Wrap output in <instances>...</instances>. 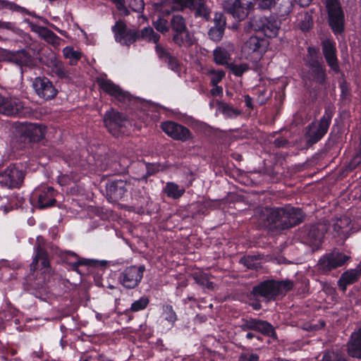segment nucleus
<instances>
[{
	"mask_svg": "<svg viewBox=\"0 0 361 361\" xmlns=\"http://www.w3.org/2000/svg\"><path fill=\"white\" fill-rule=\"evenodd\" d=\"M303 214L299 208L286 207L268 211V221L283 228L292 227L302 221Z\"/></svg>",
	"mask_w": 361,
	"mask_h": 361,
	"instance_id": "nucleus-1",
	"label": "nucleus"
},
{
	"mask_svg": "<svg viewBox=\"0 0 361 361\" xmlns=\"http://www.w3.org/2000/svg\"><path fill=\"white\" fill-rule=\"evenodd\" d=\"M206 74L210 78V82L212 86H215L220 82L225 76V72L220 69L209 68Z\"/></svg>",
	"mask_w": 361,
	"mask_h": 361,
	"instance_id": "nucleus-36",
	"label": "nucleus"
},
{
	"mask_svg": "<svg viewBox=\"0 0 361 361\" xmlns=\"http://www.w3.org/2000/svg\"><path fill=\"white\" fill-rule=\"evenodd\" d=\"M140 37L146 41L154 43H157L159 39V35L155 33L153 29L150 27H147L142 30Z\"/></svg>",
	"mask_w": 361,
	"mask_h": 361,
	"instance_id": "nucleus-39",
	"label": "nucleus"
},
{
	"mask_svg": "<svg viewBox=\"0 0 361 361\" xmlns=\"http://www.w3.org/2000/svg\"><path fill=\"white\" fill-rule=\"evenodd\" d=\"M245 102L247 107L251 108L252 107V99L249 95H245Z\"/></svg>",
	"mask_w": 361,
	"mask_h": 361,
	"instance_id": "nucleus-64",
	"label": "nucleus"
},
{
	"mask_svg": "<svg viewBox=\"0 0 361 361\" xmlns=\"http://www.w3.org/2000/svg\"><path fill=\"white\" fill-rule=\"evenodd\" d=\"M0 202H2L0 207V210H2L4 214L11 209V207L6 205L8 202V198L6 197H0Z\"/></svg>",
	"mask_w": 361,
	"mask_h": 361,
	"instance_id": "nucleus-56",
	"label": "nucleus"
},
{
	"mask_svg": "<svg viewBox=\"0 0 361 361\" xmlns=\"http://www.w3.org/2000/svg\"><path fill=\"white\" fill-rule=\"evenodd\" d=\"M250 23L254 30L262 32L269 38L276 37L280 29V23L274 18L255 17Z\"/></svg>",
	"mask_w": 361,
	"mask_h": 361,
	"instance_id": "nucleus-9",
	"label": "nucleus"
},
{
	"mask_svg": "<svg viewBox=\"0 0 361 361\" xmlns=\"http://www.w3.org/2000/svg\"><path fill=\"white\" fill-rule=\"evenodd\" d=\"M130 188V183L123 180H114L106 185L108 193L115 200L122 198Z\"/></svg>",
	"mask_w": 361,
	"mask_h": 361,
	"instance_id": "nucleus-21",
	"label": "nucleus"
},
{
	"mask_svg": "<svg viewBox=\"0 0 361 361\" xmlns=\"http://www.w3.org/2000/svg\"><path fill=\"white\" fill-rule=\"evenodd\" d=\"M257 319H245L243 321V323L241 324V328L243 330H255L256 329V324H257Z\"/></svg>",
	"mask_w": 361,
	"mask_h": 361,
	"instance_id": "nucleus-51",
	"label": "nucleus"
},
{
	"mask_svg": "<svg viewBox=\"0 0 361 361\" xmlns=\"http://www.w3.org/2000/svg\"><path fill=\"white\" fill-rule=\"evenodd\" d=\"M29 26L32 31L37 33L42 38L44 39L48 43L51 44L54 46H57L60 43V38L56 36L53 32L49 30L34 24L32 23H29Z\"/></svg>",
	"mask_w": 361,
	"mask_h": 361,
	"instance_id": "nucleus-23",
	"label": "nucleus"
},
{
	"mask_svg": "<svg viewBox=\"0 0 361 361\" xmlns=\"http://www.w3.org/2000/svg\"><path fill=\"white\" fill-rule=\"evenodd\" d=\"M361 274V268L357 267L344 272L338 281V286L344 291L346 286L356 281Z\"/></svg>",
	"mask_w": 361,
	"mask_h": 361,
	"instance_id": "nucleus-30",
	"label": "nucleus"
},
{
	"mask_svg": "<svg viewBox=\"0 0 361 361\" xmlns=\"http://www.w3.org/2000/svg\"><path fill=\"white\" fill-rule=\"evenodd\" d=\"M146 169L147 175L152 176L161 169V166L157 164H147Z\"/></svg>",
	"mask_w": 361,
	"mask_h": 361,
	"instance_id": "nucleus-55",
	"label": "nucleus"
},
{
	"mask_svg": "<svg viewBox=\"0 0 361 361\" xmlns=\"http://www.w3.org/2000/svg\"><path fill=\"white\" fill-rule=\"evenodd\" d=\"M39 245L35 248V256L30 264V271H33L36 269V267L39 261L41 263V274L43 275V279L45 281L47 276L49 275V259L47 252L41 247L40 243L42 238L40 236L37 238Z\"/></svg>",
	"mask_w": 361,
	"mask_h": 361,
	"instance_id": "nucleus-14",
	"label": "nucleus"
},
{
	"mask_svg": "<svg viewBox=\"0 0 361 361\" xmlns=\"http://www.w3.org/2000/svg\"><path fill=\"white\" fill-rule=\"evenodd\" d=\"M256 326L255 331L267 335H271L273 333L272 326L267 322L257 319Z\"/></svg>",
	"mask_w": 361,
	"mask_h": 361,
	"instance_id": "nucleus-44",
	"label": "nucleus"
},
{
	"mask_svg": "<svg viewBox=\"0 0 361 361\" xmlns=\"http://www.w3.org/2000/svg\"><path fill=\"white\" fill-rule=\"evenodd\" d=\"M309 74V79L317 83H323L325 80V70L319 61H313L310 64Z\"/></svg>",
	"mask_w": 361,
	"mask_h": 361,
	"instance_id": "nucleus-31",
	"label": "nucleus"
},
{
	"mask_svg": "<svg viewBox=\"0 0 361 361\" xmlns=\"http://www.w3.org/2000/svg\"><path fill=\"white\" fill-rule=\"evenodd\" d=\"M350 219L348 216H342L334 222L332 227L335 235L341 236L342 238H347L350 231Z\"/></svg>",
	"mask_w": 361,
	"mask_h": 361,
	"instance_id": "nucleus-24",
	"label": "nucleus"
},
{
	"mask_svg": "<svg viewBox=\"0 0 361 361\" xmlns=\"http://www.w3.org/2000/svg\"><path fill=\"white\" fill-rule=\"evenodd\" d=\"M329 15V25L333 32L340 34L343 30L344 13L338 0H323Z\"/></svg>",
	"mask_w": 361,
	"mask_h": 361,
	"instance_id": "nucleus-6",
	"label": "nucleus"
},
{
	"mask_svg": "<svg viewBox=\"0 0 361 361\" xmlns=\"http://www.w3.org/2000/svg\"><path fill=\"white\" fill-rule=\"evenodd\" d=\"M298 1L300 6L305 7L309 6L312 0H298Z\"/></svg>",
	"mask_w": 361,
	"mask_h": 361,
	"instance_id": "nucleus-63",
	"label": "nucleus"
},
{
	"mask_svg": "<svg viewBox=\"0 0 361 361\" xmlns=\"http://www.w3.org/2000/svg\"><path fill=\"white\" fill-rule=\"evenodd\" d=\"M268 46L269 42L267 39L252 36L242 47V54L245 59L257 62L262 59Z\"/></svg>",
	"mask_w": 361,
	"mask_h": 361,
	"instance_id": "nucleus-4",
	"label": "nucleus"
},
{
	"mask_svg": "<svg viewBox=\"0 0 361 361\" xmlns=\"http://www.w3.org/2000/svg\"><path fill=\"white\" fill-rule=\"evenodd\" d=\"M274 0H258L259 6L262 9L269 8L274 3Z\"/></svg>",
	"mask_w": 361,
	"mask_h": 361,
	"instance_id": "nucleus-58",
	"label": "nucleus"
},
{
	"mask_svg": "<svg viewBox=\"0 0 361 361\" xmlns=\"http://www.w3.org/2000/svg\"><path fill=\"white\" fill-rule=\"evenodd\" d=\"M201 4V0H173V8L176 10H181L184 8H195Z\"/></svg>",
	"mask_w": 361,
	"mask_h": 361,
	"instance_id": "nucleus-34",
	"label": "nucleus"
},
{
	"mask_svg": "<svg viewBox=\"0 0 361 361\" xmlns=\"http://www.w3.org/2000/svg\"><path fill=\"white\" fill-rule=\"evenodd\" d=\"M162 130L174 140L185 141L191 137L190 130L173 121H166L161 123Z\"/></svg>",
	"mask_w": 361,
	"mask_h": 361,
	"instance_id": "nucleus-15",
	"label": "nucleus"
},
{
	"mask_svg": "<svg viewBox=\"0 0 361 361\" xmlns=\"http://www.w3.org/2000/svg\"><path fill=\"white\" fill-rule=\"evenodd\" d=\"M323 53L331 68L338 72L339 70L336 55V44L330 39H326L322 42Z\"/></svg>",
	"mask_w": 361,
	"mask_h": 361,
	"instance_id": "nucleus-20",
	"label": "nucleus"
},
{
	"mask_svg": "<svg viewBox=\"0 0 361 361\" xmlns=\"http://www.w3.org/2000/svg\"><path fill=\"white\" fill-rule=\"evenodd\" d=\"M14 51L0 48V61L13 63Z\"/></svg>",
	"mask_w": 361,
	"mask_h": 361,
	"instance_id": "nucleus-49",
	"label": "nucleus"
},
{
	"mask_svg": "<svg viewBox=\"0 0 361 361\" xmlns=\"http://www.w3.org/2000/svg\"><path fill=\"white\" fill-rule=\"evenodd\" d=\"M32 86L37 94L46 100L51 99L56 95L57 91L55 87L47 78H36L32 83Z\"/></svg>",
	"mask_w": 361,
	"mask_h": 361,
	"instance_id": "nucleus-16",
	"label": "nucleus"
},
{
	"mask_svg": "<svg viewBox=\"0 0 361 361\" xmlns=\"http://www.w3.org/2000/svg\"><path fill=\"white\" fill-rule=\"evenodd\" d=\"M297 20L299 22V25L302 30H308L312 25V16L307 12L300 13Z\"/></svg>",
	"mask_w": 361,
	"mask_h": 361,
	"instance_id": "nucleus-40",
	"label": "nucleus"
},
{
	"mask_svg": "<svg viewBox=\"0 0 361 361\" xmlns=\"http://www.w3.org/2000/svg\"><path fill=\"white\" fill-rule=\"evenodd\" d=\"M115 39L122 45H129L133 43L136 38V33L131 30H128L126 25L121 20H118L112 27Z\"/></svg>",
	"mask_w": 361,
	"mask_h": 361,
	"instance_id": "nucleus-17",
	"label": "nucleus"
},
{
	"mask_svg": "<svg viewBox=\"0 0 361 361\" xmlns=\"http://www.w3.org/2000/svg\"><path fill=\"white\" fill-rule=\"evenodd\" d=\"M47 66L54 74L59 78H64L68 76V73L62 62L58 60L54 54L50 56Z\"/></svg>",
	"mask_w": 361,
	"mask_h": 361,
	"instance_id": "nucleus-29",
	"label": "nucleus"
},
{
	"mask_svg": "<svg viewBox=\"0 0 361 361\" xmlns=\"http://www.w3.org/2000/svg\"><path fill=\"white\" fill-rule=\"evenodd\" d=\"M171 25L173 31L175 32L173 40L176 44L180 46H190L195 43V37L187 30L185 20L181 16H173Z\"/></svg>",
	"mask_w": 361,
	"mask_h": 361,
	"instance_id": "nucleus-5",
	"label": "nucleus"
},
{
	"mask_svg": "<svg viewBox=\"0 0 361 361\" xmlns=\"http://www.w3.org/2000/svg\"><path fill=\"white\" fill-rule=\"evenodd\" d=\"M162 316L164 319L169 322L171 326H173L177 320V316L172 306L165 305L163 307Z\"/></svg>",
	"mask_w": 361,
	"mask_h": 361,
	"instance_id": "nucleus-41",
	"label": "nucleus"
},
{
	"mask_svg": "<svg viewBox=\"0 0 361 361\" xmlns=\"http://www.w3.org/2000/svg\"><path fill=\"white\" fill-rule=\"evenodd\" d=\"M153 24L155 28L161 32H165L169 29L167 20L159 16L156 20H154Z\"/></svg>",
	"mask_w": 361,
	"mask_h": 361,
	"instance_id": "nucleus-47",
	"label": "nucleus"
},
{
	"mask_svg": "<svg viewBox=\"0 0 361 361\" xmlns=\"http://www.w3.org/2000/svg\"><path fill=\"white\" fill-rule=\"evenodd\" d=\"M63 54L64 57L69 60V63L71 65L76 64L81 57L80 52L74 50L71 47H66L63 49Z\"/></svg>",
	"mask_w": 361,
	"mask_h": 361,
	"instance_id": "nucleus-37",
	"label": "nucleus"
},
{
	"mask_svg": "<svg viewBox=\"0 0 361 361\" xmlns=\"http://www.w3.org/2000/svg\"><path fill=\"white\" fill-rule=\"evenodd\" d=\"M214 21V25L225 27L226 20L222 13H215Z\"/></svg>",
	"mask_w": 361,
	"mask_h": 361,
	"instance_id": "nucleus-54",
	"label": "nucleus"
},
{
	"mask_svg": "<svg viewBox=\"0 0 361 361\" xmlns=\"http://www.w3.org/2000/svg\"><path fill=\"white\" fill-rule=\"evenodd\" d=\"M4 8H12V4L7 1L0 0V9Z\"/></svg>",
	"mask_w": 361,
	"mask_h": 361,
	"instance_id": "nucleus-61",
	"label": "nucleus"
},
{
	"mask_svg": "<svg viewBox=\"0 0 361 361\" xmlns=\"http://www.w3.org/2000/svg\"><path fill=\"white\" fill-rule=\"evenodd\" d=\"M7 312L10 314L9 315H8V314L6 315V317H8V319H9L11 317H17L18 316V311L16 310L13 307H8Z\"/></svg>",
	"mask_w": 361,
	"mask_h": 361,
	"instance_id": "nucleus-60",
	"label": "nucleus"
},
{
	"mask_svg": "<svg viewBox=\"0 0 361 361\" xmlns=\"http://www.w3.org/2000/svg\"><path fill=\"white\" fill-rule=\"evenodd\" d=\"M166 61H168L169 66L171 70L174 71H178V63L176 59L170 56V58Z\"/></svg>",
	"mask_w": 361,
	"mask_h": 361,
	"instance_id": "nucleus-57",
	"label": "nucleus"
},
{
	"mask_svg": "<svg viewBox=\"0 0 361 361\" xmlns=\"http://www.w3.org/2000/svg\"><path fill=\"white\" fill-rule=\"evenodd\" d=\"M211 94L214 96H221L223 94V88L221 86L215 85L211 90Z\"/></svg>",
	"mask_w": 361,
	"mask_h": 361,
	"instance_id": "nucleus-59",
	"label": "nucleus"
},
{
	"mask_svg": "<svg viewBox=\"0 0 361 361\" xmlns=\"http://www.w3.org/2000/svg\"><path fill=\"white\" fill-rule=\"evenodd\" d=\"M196 14L199 16L203 17L205 19H208L209 17V9L204 5L200 4L196 8Z\"/></svg>",
	"mask_w": 361,
	"mask_h": 361,
	"instance_id": "nucleus-52",
	"label": "nucleus"
},
{
	"mask_svg": "<svg viewBox=\"0 0 361 361\" xmlns=\"http://www.w3.org/2000/svg\"><path fill=\"white\" fill-rule=\"evenodd\" d=\"M14 54L13 63L20 67L32 65V58L25 49L15 51Z\"/></svg>",
	"mask_w": 361,
	"mask_h": 361,
	"instance_id": "nucleus-33",
	"label": "nucleus"
},
{
	"mask_svg": "<svg viewBox=\"0 0 361 361\" xmlns=\"http://www.w3.org/2000/svg\"><path fill=\"white\" fill-rule=\"evenodd\" d=\"M348 257L343 253L334 252L325 255L319 262V269L324 271H329L333 269L342 266Z\"/></svg>",
	"mask_w": 361,
	"mask_h": 361,
	"instance_id": "nucleus-19",
	"label": "nucleus"
},
{
	"mask_svg": "<svg viewBox=\"0 0 361 361\" xmlns=\"http://www.w3.org/2000/svg\"><path fill=\"white\" fill-rule=\"evenodd\" d=\"M145 267L143 266H131L124 269L120 274V283L127 288H133L140 282Z\"/></svg>",
	"mask_w": 361,
	"mask_h": 361,
	"instance_id": "nucleus-12",
	"label": "nucleus"
},
{
	"mask_svg": "<svg viewBox=\"0 0 361 361\" xmlns=\"http://www.w3.org/2000/svg\"><path fill=\"white\" fill-rule=\"evenodd\" d=\"M97 82L104 92L112 97L115 100L124 104H137L140 99L134 98L128 92L123 90L119 85L108 79L106 75L97 78Z\"/></svg>",
	"mask_w": 361,
	"mask_h": 361,
	"instance_id": "nucleus-2",
	"label": "nucleus"
},
{
	"mask_svg": "<svg viewBox=\"0 0 361 361\" xmlns=\"http://www.w3.org/2000/svg\"><path fill=\"white\" fill-rule=\"evenodd\" d=\"M56 192L53 188L40 186L36 188L32 194L31 200L36 201V205L39 209L52 206L55 202Z\"/></svg>",
	"mask_w": 361,
	"mask_h": 361,
	"instance_id": "nucleus-13",
	"label": "nucleus"
},
{
	"mask_svg": "<svg viewBox=\"0 0 361 361\" xmlns=\"http://www.w3.org/2000/svg\"><path fill=\"white\" fill-rule=\"evenodd\" d=\"M293 287V283L286 281H265L261 283L253 288L254 294L256 296H262L267 299L283 295L290 290Z\"/></svg>",
	"mask_w": 361,
	"mask_h": 361,
	"instance_id": "nucleus-3",
	"label": "nucleus"
},
{
	"mask_svg": "<svg viewBox=\"0 0 361 361\" xmlns=\"http://www.w3.org/2000/svg\"><path fill=\"white\" fill-rule=\"evenodd\" d=\"M164 192L170 198L178 199L184 194L185 188L173 182H168L164 188Z\"/></svg>",
	"mask_w": 361,
	"mask_h": 361,
	"instance_id": "nucleus-32",
	"label": "nucleus"
},
{
	"mask_svg": "<svg viewBox=\"0 0 361 361\" xmlns=\"http://www.w3.org/2000/svg\"><path fill=\"white\" fill-rule=\"evenodd\" d=\"M252 7V3L247 0H228L224 3V10L238 20L245 19Z\"/></svg>",
	"mask_w": 361,
	"mask_h": 361,
	"instance_id": "nucleus-11",
	"label": "nucleus"
},
{
	"mask_svg": "<svg viewBox=\"0 0 361 361\" xmlns=\"http://www.w3.org/2000/svg\"><path fill=\"white\" fill-rule=\"evenodd\" d=\"M230 55L227 51L219 47L214 51V59L216 63L219 65L227 64Z\"/></svg>",
	"mask_w": 361,
	"mask_h": 361,
	"instance_id": "nucleus-38",
	"label": "nucleus"
},
{
	"mask_svg": "<svg viewBox=\"0 0 361 361\" xmlns=\"http://www.w3.org/2000/svg\"><path fill=\"white\" fill-rule=\"evenodd\" d=\"M80 178V176L76 173L63 174L59 176L58 182L60 185L66 187L68 190L69 185L75 184Z\"/></svg>",
	"mask_w": 361,
	"mask_h": 361,
	"instance_id": "nucleus-35",
	"label": "nucleus"
},
{
	"mask_svg": "<svg viewBox=\"0 0 361 361\" xmlns=\"http://www.w3.org/2000/svg\"><path fill=\"white\" fill-rule=\"evenodd\" d=\"M149 300L147 298H140L132 303L130 310L133 312H138L142 310L147 306Z\"/></svg>",
	"mask_w": 361,
	"mask_h": 361,
	"instance_id": "nucleus-46",
	"label": "nucleus"
},
{
	"mask_svg": "<svg viewBox=\"0 0 361 361\" xmlns=\"http://www.w3.org/2000/svg\"><path fill=\"white\" fill-rule=\"evenodd\" d=\"M334 110L331 107L328 106L325 109L324 116L319 123H313L308 128L307 135L308 142L315 143L319 141L327 132L332 116Z\"/></svg>",
	"mask_w": 361,
	"mask_h": 361,
	"instance_id": "nucleus-7",
	"label": "nucleus"
},
{
	"mask_svg": "<svg viewBox=\"0 0 361 361\" xmlns=\"http://www.w3.org/2000/svg\"><path fill=\"white\" fill-rule=\"evenodd\" d=\"M114 4L117 9L121 12L122 15L127 16L128 14V10L127 9L125 4L127 3L129 7L134 11L140 13L144 9V1L143 0H110Z\"/></svg>",
	"mask_w": 361,
	"mask_h": 361,
	"instance_id": "nucleus-22",
	"label": "nucleus"
},
{
	"mask_svg": "<svg viewBox=\"0 0 361 361\" xmlns=\"http://www.w3.org/2000/svg\"><path fill=\"white\" fill-rule=\"evenodd\" d=\"M8 30L13 33L19 34L20 30L16 25L10 22H3L0 20V30Z\"/></svg>",
	"mask_w": 361,
	"mask_h": 361,
	"instance_id": "nucleus-50",
	"label": "nucleus"
},
{
	"mask_svg": "<svg viewBox=\"0 0 361 361\" xmlns=\"http://www.w3.org/2000/svg\"><path fill=\"white\" fill-rule=\"evenodd\" d=\"M27 111L24 103L16 97H5L0 94V114L8 116H22Z\"/></svg>",
	"mask_w": 361,
	"mask_h": 361,
	"instance_id": "nucleus-10",
	"label": "nucleus"
},
{
	"mask_svg": "<svg viewBox=\"0 0 361 361\" xmlns=\"http://www.w3.org/2000/svg\"><path fill=\"white\" fill-rule=\"evenodd\" d=\"M103 121L109 131L113 135L118 136L120 128L123 126L126 121V117L121 114L110 109L105 113Z\"/></svg>",
	"mask_w": 361,
	"mask_h": 361,
	"instance_id": "nucleus-18",
	"label": "nucleus"
},
{
	"mask_svg": "<svg viewBox=\"0 0 361 361\" xmlns=\"http://www.w3.org/2000/svg\"><path fill=\"white\" fill-rule=\"evenodd\" d=\"M156 52L161 60L166 61L170 58L169 53L159 44L156 45Z\"/></svg>",
	"mask_w": 361,
	"mask_h": 361,
	"instance_id": "nucleus-53",
	"label": "nucleus"
},
{
	"mask_svg": "<svg viewBox=\"0 0 361 361\" xmlns=\"http://www.w3.org/2000/svg\"><path fill=\"white\" fill-rule=\"evenodd\" d=\"M95 317L98 321H101V322H104L106 319H107L109 318L108 314H103L101 313H97Z\"/></svg>",
	"mask_w": 361,
	"mask_h": 361,
	"instance_id": "nucleus-62",
	"label": "nucleus"
},
{
	"mask_svg": "<svg viewBox=\"0 0 361 361\" xmlns=\"http://www.w3.org/2000/svg\"><path fill=\"white\" fill-rule=\"evenodd\" d=\"M24 172L18 166L10 165L0 173V185L7 188H19L24 180Z\"/></svg>",
	"mask_w": 361,
	"mask_h": 361,
	"instance_id": "nucleus-8",
	"label": "nucleus"
},
{
	"mask_svg": "<svg viewBox=\"0 0 361 361\" xmlns=\"http://www.w3.org/2000/svg\"><path fill=\"white\" fill-rule=\"evenodd\" d=\"M322 361H346L345 358L338 352L335 350H331L326 352Z\"/></svg>",
	"mask_w": 361,
	"mask_h": 361,
	"instance_id": "nucleus-45",
	"label": "nucleus"
},
{
	"mask_svg": "<svg viewBox=\"0 0 361 361\" xmlns=\"http://www.w3.org/2000/svg\"><path fill=\"white\" fill-rule=\"evenodd\" d=\"M326 231V225L323 224L311 227L308 233V239L313 247H318L320 245Z\"/></svg>",
	"mask_w": 361,
	"mask_h": 361,
	"instance_id": "nucleus-26",
	"label": "nucleus"
},
{
	"mask_svg": "<svg viewBox=\"0 0 361 361\" xmlns=\"http://www.w3.org/2000/svg\"><path fill=\"white\" fill-rule=\"evenodd\" d=\"M348 350L349 355L361 358V329L351 335Z\"/></svg>",
	"mask_w": 361,
	"mask_h": 361,
	"instance_id": "nucleus-28",
	"label": "nucleus"
},
{
	"mask_svg": "<svg viewBox=\"0 0 361 361\" xmlns=\"http://www.w3.org/2000/svg\"><path fill=\"white\" fill-rule=\"evenodd\" d=\"M66 253L68 255L74 257V261L71 262L72 269L73 270H75L79 274H81V271L79 269L80 266H87L93 268L99 266L104 267L106 264V261H97L87 259H79L78 256L77 255L69 251H66Z\"/></svg>",
	"mask_w": 361,
	"mask_h": 361,
	"instance_id": "nucleus-25",
	"label": "nucleus"
},
{
	"mask_svg": "<svg viewBox=\"0 0 361 361\" xmlns=\"http://www.w3.org/2000/svg\"><path fill=\"white\" fill-rule=\"evenodd\" d=\"M248 68L249 67L246 63L233 64L231 66L233 73L236 76H241Z\"/></svg>",
	"mask_w": 361,
	"mask_h": 361,
	"instance_id": "nucleus-48",
	"label": "nucleus"
},
{
	"mask_svg": "<svg viewBox=\"0 0 361 361\" xmlns=\"http://www.w3.org/2000/svg\"><path fill=\"white\" fill-rule=\"evenodd\" d=\"M219 111L225 116L230 118H235L240 114L239 110L227 104H221L219 105Z\"/></svg>",
	"mask_w": 361,
	"mask_h": 361,
	"instance_id": "nucleus-42",
	"label": "nucleus"
},
{
	"mask_svg": "<svg viewBox=\"0 0 361 361\" xmlns=\"http://www.w3.org/2000/svg\"><path fill=\"white\" fill-rule=\"evenodd\" d=\"M46 133V128L41 124L28 123L25 126V135L30 138L31 141H39L44 137Z\"/></svg>",
	"mask_w": 361,
	"mask_h": 361,
	"instance_id": "nucleus-27",
	"label": "nucleus"
},
{
	"mask_svg": "<svg viewBox=\"0 0 361 361\" xmlns=\"http://www.w3.org/2000/svg\"><path fill=\"white\" fill-rule=\"evenodd\" d=\"M224 27L214 25L209 31V37L214 41H219L224 35Z\"/></svg>",
	"mask_w": 361,
	"mask_h": 361,
	"instance_id": "nucleus-43",
	"label": "nucleus"
}]
</instances>
